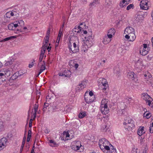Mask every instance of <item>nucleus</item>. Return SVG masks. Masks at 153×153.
Returning a JSON list of instances; mask_svg holds the SVG:
<instances>
[{"mask_svg": "<svg viewBox=\"0 0 153 153\" xmlns=\"http://www.w3.org/2000/svg\"><path fill=\"white\" fill-rule=\"evenodd\" d=\"M24 23V22L22 20L16 21L13 23L9 24L8 27L10 30H17L18 32H22V30L20 28L21 23Z\"/></svg>", "mask_w": 153, "mask_h": 153, "instance_id": "1", "label": "nucleus"}, {"mask_svg": "<svg viewBox=\"0 0 153 153\" xmlns=\"http://www.w3.org/2000/svg\"><path fill=\"white\" fill-rule=\"evenodd\" d=\"M124 128L128 131L131 130L134 127V122L131 119L127 117L123 123Z\"/></svg>", "mask_w": 153, "mask_h": 153, "instance_id": "2", "label": "nucleus"}, {"mask_svg": "<svg viewBox=\"0 0 153 153\" xmlns=\"http://www.w3.org/2000/svg\"><path fill=\"white\" fill-rule=\"evenodd\" d=\"M99 144L100 149L102 151L105 149H109V147L108 145H110V144L108 141L105 138L99 140Z\"/></svg>", "mask_w": 153, "mask_h": 153, "instance_id": "3", "label": "nucleus"}, {"mask_svg": "<svg viewBox=\"0 0 153 153\" xmlns=\"http://www.w3.org/2000/svg\"><path fill=\"white\" fill-rule=\"evenodd\" d=\"M142 98L146 101V104L150 106H153V99L147 93H143L141 95Z\"/></svg>", "mask_w": 153, "mask_h": 153, "instance_id": "4", "label": "nucleus"}, {"mask_svg": "<svg viewBox=\"0 0 153 153\" xmlns=\"http://www.w3.org/2000/svg\"><path fill=\"white\" fill-rule=\"evenodd\" d=\"M100 81H101V83L103 87L102 88L103 92L106 95L107 94L106 93L108 92L109 89L108 83L106 80L104 78H100Z\"/></svg>", "mask_w": 153, "mask_h": 153, "instance_id": "5", "label": "nucleus"}, {"mask_svg": "<svg viewBox=\"0 0 153 153\" xmlns=\"http://www.w3.org/2000/svg\"><path fill=\"white\" fill-rule=\"evenodd\" d=\"M93 41L90 40H88V39L85 40L84 41V44L83 45L82 51H85L88 49V48L91 47L93 45Z\"/></svg>", "mask_w": 153, "mask_h": 153, "instance_id": "6", "label": "nucleus"}, {"mask_svg": "<svg viewBox=\"0 0 153 153\" xmlns=\"http://www.w3.org/2000/svg\"><path fill=\"white\" fill-rule=\"evenodd\" d=\"M84 99L86 102L88 103H90L92 102L95 100L94 96H91L88 95V93H85L84 95Z\"/></svg>", "mask_w": 153, "mask_h": 153, "instance_id": "7", "label": "nucleus"}, {"mask_svg": "<svg viewBox=\"0 0 153 153\" xmlns=\"http://www.w3.org/2000/svg\"><path fill=\"white\" fill-rule=\"evenodd\" d=\"M72 148L74 150H78L81 146V142L79 141H75L71 143Z\"/></svg>", "mask_w": 153, "mask_h": 153, "instance_id": "8", "label": "nucleus"}, {"mask_svg": "<svg viewBox=\"0 0 153 153\" xmlns=\"http://www.w3.org/2000/svg\"><path fill=\"white\" fill-rule=\"evenodd\" d=\"M7 141V140L5 137H3L0 140V151L6 147Z\"/></svg>", "mask_w": 153, "mask_h": 153, "instance_id": "9", "label": "nucleus"}, {"mask_svg": "<svg viewBox=\"0 0 153 153\" xmlns=\"http://www.w3.org/2000/svg\"><path fill=\"white\" fill-rule=\"evenodd\" d=\"M82 27L79 26H76L72 30V32L74 33V35H77L79 34L82 33Z\"/></svg>", "mask_w": 153, "mask_h": 153, "instance_id": "10", "label": "nucleus"}, {"mask_svg": "<svg viewBox=\"0 0 153 153\" xmlns=\"http://www.w3.org/2000/svg\"><path fill=\"white\" fill-rule=\"evenodd\" d=\"M112 35H110L105 36L103 39L102 42L105 45H107L109 43L111 40Z\"/></svg>", "mask_w": 153, "mask_h": 153, "instance_id": "11", "label": "nucleus"}, {"mask_svg": "<svg viewBox=\"0 0 153 153\" xmlns=\"http://www.w3.org/2000/svg\"><path fill=\"white\" fill-rule=\"evenodd\" d=\"M102 151L104 153H117L116 149L114 148L113 146L112 145L109 147V149H105Z\"/></svg>", "mask_w": 153, "mask_h": 153, "instance_id": "12", "label": "nucleus"}, {"mask_svg": "<svg viewBox=\"0 0 153 153\" xmlns=\"http://www.w3.org/2000/svg\"><path fill=\"white\" fill-rule=\"evenodd\" d=\"M71 74V72L69 70H65L64 72L59 73V75L60 76H64L65 77H70Z\"/></svg>", "mask_w": 153, "mask_h": 153, "instance_id": "13", "label": "nucleus"}, {"mask_svg": "<svg viewBox=\"0 0 153 153\" xmlns=\"http://www.w3.org/2000/svg\"><path fill=\"white\" fill-rule=\"evenodd\" d=\"M125 37L129 41H133L135 39L136 36L134 33H133L129 35H126Z\"/></svg>", "mask_w": 153, "mask_h": 153, "instance_id": "14", "label": "nucleus"}, {"mask_svg": "<svg viewBox=\"0 0 153 153\" xmlns=\"http://www.w3.org/2000/svg\"><path fill=\"white\" fill-rule=\"evenodd\" d=\"M45 48H45L44 47H42V49L41 51V53L40 55V57L39 60V63L38 65H39V63L42 62L45 50H46Z\"/></svg>", "mask_w": 153, "mask_h": 153, "instance_id": "15", "label": "nucleus"}, {"mask_svg": "<svg viewBox=\"0 0 153 153\" xmlns=\"http://www.w3.org/2000/svg\"><path fill=\"white\" fill-rule=\"evenodd\" d=\"M134 32V29L130 27H126L124 31V33L126 35H129Z\"/></svg>", "mask_w": 153, "mask_h": 153, "instance_id": "16", "label": "nucleus"}, {"mask_svg": "<svg viewBox=\"0 0 153 153\" xmlns=\"http://www.w3.org/2000/svg\"><path fill=\"white\" fill-rule=\"evenodd\" d=\"M149 51V50L148 48L146 49L143 48L141 47L140 50V53L142 56H144L148 53Z\"/></svg>", "mask_w": 153, "mask_h": 153, "instance_id": "17", "label": "nucleus"}, {"mask_svg": "<svg viewBox=\"0 0 153 153\" xmlns=\"http://www.w3.org/2000/svg\"><path fill=\"white\" fill-rule=\"evenodd\" d=\"M145 132V131L144 130V127H140L138 130L137 134L139 136H141L143 134H144Z\"/></svg>", "mask_w": 153, "mask_h": 153, "instance_id": "18", "label": "nucleus"}, {"mask_svg": "<svg viewBox=\"0 0 153 153\" xmlns=\"http://www.w3.org/2000/svg\"><path fill=\"white\" fill-rule=\"evenodd\" d=\"M128 78L132 80H134L136 76H134V73L133 72H129L127 75Z\"/></svg>", "mask_w": 153, "mask_h": 153, "instance_id": "19", "label": "nucleus"}, {"mask_svg": "<svg viewBox=\"0 0 153 153\" xmlns=\"http://www.w3.org/2000/svg\"><path fill=\"white\" fill-rule=\"evenodd\" d=\"M85 87V83L84 82H82L79 85H77L76 88V90L77 91L80 90L84 88Z\"/></svg>", "mask_w": 153, "mask_h": 153, "instance_id": "20", "label": "nucleus"}, {"mask_svg": "<svg viewBox=\"0 0 153 153\" xmlns=\"http://www.w3.org/2000/svg\"><path fill=\"white\" fill-rule=\"evenodd\" d=\"M49 36L46 35V37L44 39V40H45V43L43 42V44L44 45L42 46V47H45L46 49L47 48V47L48 46V43L49 42Z\"/></svg>", "mask_w": 153, "mask_h": 153, "instance_id": "21", "label": "nucleus"}, {"mask_svg": "<svg viewBox=\"0 0 153 153\" xmlns=\"http://www.w3.org/2000/svg\"><path fill=\"white\" fill-rule=\"evenodd\" d=\"M43 63L42 65L40 67V69L39 73L38 75H39L45 69L46 62L45 61H43Z\"/></svg>", "mask_w": 153, "mask_h": 153, "instance_id": "22", "label": "nucleus"}, {"mask_svg": "<svg viewBox=\"0 0 153 153\" xmlns=\"http://www.w3.org/2000/svg\"><path fill=\"white\" fill-rule=\"evenodd\" d=\"M68 48L69 50V51L71 53H75L78 52L77 51H76V50L75 51H74V50L75 49H74L75 48L74 47V46H72L71 43H69L68 45Z\"/></svg>", "mask_w": 153, "mask_h": 153, "instance_id": "23", "label": "nucleus"}, {"mask_svg": "<svg viewBox=\"0 0 153 153\" xmlns=\"http://www.w3.org/2000/svg\"><path fill=\"white\" fill-rule=\"evenodd\" d=\"M99 3V2L98 0H94L93 1L90 3L89 4L90 8H93L96 6V5Z\"/></svg>", "mask_w": 153, "mask_h": 153, "instance_id": "24", "label": "nucleus"}, {"mask_svg": "<svg viewBox=\"0 0 153 153\" xmlns=\"http://www.w3.org/2000/svg\"><path fill=\"white\" fill-rule=\"evenodd\" d=\"M49 144L52 147H56L58 146V144L53 140H49Z\"/></svg>", "mask_w": 153, "mask_h": 153, "instance_id": "25", "label": "nucleus"}, {"mask_svg": "<svg viewBox=\"0 0 153 153\" xmlns=\"http://www.w3.org/2000/svg\"><path fill=\"white\" fill-rule=\"evenodd\" d=\"M26 140V136H24V137H23V141H22V146H21V149H20V153H22V151H23V149L24 147V145H25V143Z\"/></svg>", "mask_w": 153, "mask_h": 153, "instance_id": "26", "label": "nucleus"}, {"mask_svg": "<svg viewBox=\"0 0 153 153\" xmlns=\"http://www.w3.org/2000/svg\"><path fill=\"white\" fill-rule=\"evenodd\" d=\"M115 31L114 28H112L111 29H109L108 32V33L107 35H112V38L113 37V35H114Z\"/></svg>", "mask_w": 153, "mask_h": 153, "instance_id": "27", "label": "nucleus"}, {"mask_svg": "<svg viewBox=\"0 0 153 153\" xmlns=\"http://www.w3.org/2000/svg\"><path fill=\"white\" fill-rule=\"evenodd\" d=\"M14 15V14L12 11H10L6 13L5 16L7 18H10L11 17Z\"/></svg>", "mask_w": 153, "mask_h": 153, "instance_id": "28", "label": "nucleus"}, {"mask_svg": "<svg viewBox=\"0 0 153 153\" xmlns=\"http://www.w3.org/2000/svg\"><path fill=\"white\" fill-rule=\"evenodd\" d=\"M126 2V0H122V1H120L119 5L121 8H123L125 7V3Z\"/></svg>", "mask_w": 153, "mask_h": 153, "instance_id": "29", "label": "nucleus"}, {"mask_svg": "<svg viewBox=\"0 0 153 153\" xmlns=\"http://www.w3.org/2000/svg\"><path fill=\"white\" fill-rule=\"evenodd\" d=\"M15 38V37L14 36H10V37H7L3 40H0V42H4L7 41Z\"/></svg>", "mask_w": 153, "mask_h": 153, "instance_id": "30", "label": "nucleus"}, {"mask_svg": "<svg viewBox=\"0 0 153 153\" xmlns=\"http://www.w3.org/2000/svg\"><path fill=\"white\" fill-rule=\"evenodd\" d=\"M4 76H8L12 74V72L8 69H6L4 71Z\"/></svg>", "mask_w": 153, "mask_h": 153, "instance_id": "31", "label": "nucleus"}, {"mask_svg": "<svg viewBox=\"0 0 153 153\" xmlns=\"http://www.w3.org/2000/svg\"><path fill=\"white\" fill-rule=\"evenodd\" d=\"M108 102V99H102L101 101V105H103L105 106H107V103Z\"/></svg>", "mask_w": 153, "mask_h": 153, "instance_id": "32", "label": "nucleus"}, {"mask_svg": "<svg viewBox=\"0 0 153 153\" xmlns=\"http://www.w3.org/2000/svg\"><path fill=\"white\" fill-rule=\"evenodd\" d=\"M86 112L84 111L83 112H80L79 115V118H82L85 116Z\"/></svg>", "mask_w": 153, "mask_h": 153, "instance_id": "33", "label": "nucleus"}, {"mask_svg": "<svg viewBox=\"0 0 153 153\" xmlns=\"http://www.w3.org/2000/svg\"><path fill=\"white\" fill-rule=\"evenodd\" d=\"M91 35H90L89 36H86L85 37V40L86 39H88V40H91L93 41V38H92V37L91 36L92 33H90Z\"/></svg>", "mask_w": 153, "mask_h": 153, "instance_id": "34", "label": "nucleus"}, {"mask_svg": "<svg viewBox=\"0 0 153 153\" xmlns=\"http://www.w3.org/2000/svg\"><path fill=\"white\" fill-rule=\"evenodd\" d=\"M73 46H74V47L75 48V49L74 50V51H77L78 52L79 51V46L78 45H77L76 43L75 42L73 43Z\"/></svg>", "mask_w": 153, "mask_h": 153, "instance_id": "35", "label": "nucleus"}, {"mask_svg": "<svg viewBox=\"0 0 153 153\" xmlns=\"http://www.w3.org/2000/svg\"><path fill=\"white\" fill-rule=\"evenodd\" d=\"M153 78L151 76L149 79H147V82L149 84H152L153 83Z\"/></svg>", "mask_w": 153, "mask_h": 153, "instance_id": "36", "label": "nucleus"}, {"mask_svg": "<svg viewBox=\"0 0 153 153\" xmlns=\"http://www.w3.org/2000/svg\"><path fill=\"white\" fill-rule=\"evenodd\" d=\"M49 106L48 103L45 102L43 108V111L44 112L46 111V109Z\"/></svg>", "mask_w": 153, "mask_h": 153, "instance_id": "37", "label": "nucleus"}, {"mask_svg": "<svg viewBox=\"0 0 153 153\" xmlns=\"http://www.w3.org/2000/svg\"><path fill=\"white\" fill-rule=\"evenodd\" d=\"M4 130L3 123L2 121L0 122V132Z\"/></svg>", "mask_w": 153, "mask_h": 153, "instance_id": "38", "label": "nucleus"}, {"mask_svg": "<svg viewBox=\"0 0 153 153\" xmlns=\"http://www.w3.org/2000/svg\"><path fill=\"white\" fill-rule=\"evenodd\" d=\"M107 126L106 125H103L101 127V130L102 131H106L107 130L106 128Z\"/></svg>", "mask_w": 153, "mask_h": 153, "instance_id": "39", "label": "nucleus"}, {"mask_svg": "<svg viewBox=\"0 0 153 153\" xmlns=\"http://www.w3.org/2000/svg\"><path fill=\"white\" fill-rule=\"evenodd\" d=\"M105 107H106V106H105L104 105H101L100 107V109L101 113L103 114V112H104V110L105 109Z\"/></svg>", "mask_w": 153, "mask_h": 153, "instance_id": "40", "label": "nucleus"}, {"mask_svg": "<svg viewBox=\"0 0 153 153\" xmlns=\"http://www.w3.org/2000/svg\"><path fill=\"white\" fill-rule=\"evenodd\" d=\"M112 0H105V4L108 6H110L112 4Z\"/></svg>", "mask_w": 153, "mask_h": 153, "instance_id": "41", "label": "nucleus"}, {"mask_svg": "<svg viewBox=\"0 0 153 153\" xmlns=\"http://www.w3.org/2000/svg\"><path fill=\"white\" fill-rule=\"evenodd\" d=\"M105 109L104 111L103 114H106L108 113L109 111L107 105L106 106V107H105Z\"/></svg>", "mask_w": 153, "mask_h": 153, "instance_id": "42", "label": "nucleus"}, {"mask_svg": "<svg viewBox=\"0 0 153 153\" xmlns=\"http://www.w3.org/2000/svg\"><path fill=\"white\" fill-rule=\"evenodd\" d=\"M6 77L5 76H4V77H3L1 79H0V85L2 84L6 80Z\"/></svg>", "mask_w": 153, "mask_h": 153, "instance_id": "43", "label": "nucleus"}, {"mask_svg": "<svg viewBox=\"0 0 153 153\" xmlns=\"http://www.w3.org/2000/svg\"><path fill=\"white\" fill-rule=\"evenodd\" d=\"M62 29H60L59 31V34L58 35V37L61 38V36L63 35V33Z\"/></svg>", "mask_w": 153, "mask_h": 153, "instance_id": "44", "label": "nucleus"}, {"mask_svg": "<svg viewBox=\"0 0 153 153\" xmlns=\"http://www.w3.org/2000/svg\"><path fill=\"white\" fill-rule=\"evenodd\" d=\"M134 7V5L133 4H131L128 5L126 8V10H129L131 8H133Z\"/></svg>", "mask_w": 153, "mask_h": 153, "instance_id": "45", "label": "nucleus"}, {"mask_svg": "<svg viewBox=\"0 0 153 153\" xmlns=\"http://www.w3.org/2000/svg\"><path fill=\"white\" fill-rule=\"evenodd\" d=\"M151 116V113H148L146 114L145 116H144V117L147 119L149 118Z\"/></svg>", "mask_w": 153, "mask_h": 153, "instance_id": "46", "label": "nucleus"}, {"mask_svg": "<svg viewBox=\"0 0 153 153\" xmlns=\"http://www.w3.org/2000/svg\"><path fill=\"white\" fill-rule=\"evenodd\" d=\"M150 132L151 133H153V123H152V125H151L149 127Z\"/></svg>", "mask_w": 153, "mask_h": 153, "instance_id": "47", "label": "nucleus"}, {"mask_svg": "<svg viewBox=\"0 0 153 153\" xmlns=\"http://www.w3.org/2000/svg\"><path fill=\"white\" fill-rule=\"evenodd\" d=\"M38 105L35 104L34 106V111H35V112H37L38 110Z\"/></svg>", "mask_w": 153, "mask_h": 153, "instance_id": "48", "label": "nucleus"}, {"mask_svg": "<svg viewBox=\"0 0 153 153\" xmlns=\"http://www.w3.org/2000/svg\"><path fill=\"white\" fill-rule=\"evenodd\" d=\"M129 101V103H133L134 102V100L132 99L131 98L128 97L127 99Z\"/></svg>", "mask_w": 153, "mask_h": 153, "instance_id": "49", "label": "nucleus"}, {"mask_svg": "<svg viewBox=\"0 0 153 153\" xmlns=\"http://www.w3.org/2000/svg\"><path fill=\"white\" fill-rule=\"evenodd\" d=\"M25 150L26 152H27L29 149L30 148V145L29 144H27L25 146Z\"/></svg>", "mask_w": 153, "mask_h": 153, "instance_id": "50", "label": "nucleus"}, {"mask_svg": "<svg viewBox=\"0 0 153 153\" xmlns=\"http://www.w3.org/2000/svg\"><path fill=\"white\" fill-rule=\"evenodd\" d=\"M53 112H55V111H56V110L58 108V107L57 106H53Z\"/></svg>", "mask_w": 153, "mask_h": 153, "instance_id": "51", "label": "nucleus"}, {"mask_svg": "<svg viewBox=\"0 0 153 153\" xmlns=\"http://www.w3.org/2000/svg\"><path fill=\"white\" fill-rule=\"evenodd\" d=\"M32 119H30V120L29 123V127L31 128L32 126Z\"/></svg>", "mask_w": 153, "mask_h": 153, "instance_id": "52", "label": "nucleus"}, {"mask_svg": "<svg viewBox=\"0 0 153 153\" xmlns=\"http://www.w3.org/2000/svg\"><path fill=\"white\" fill-rule=\"evenodd\" d=\"M88 95H90L91 96H94L95 97V96L94 95V94L93 92L91 91H90L89 92V94H88Z\"/></svg>", "mask_w": 153, "mask_h": 153, "instance_id": "53", "label": "nucleus"}, {"mask_svg": "<svg viewBox=\"0 0 153 153\" xmlns=\"http://www.w3.org/2000/svg\"><path fill=\"white\" fill-rule=\"evenodd\" d=\"M4 73H0V79L2 78L3 77H4Z\"/></svg>", "mask_w": 153, "mask_h": 153, "instance_id": "54", "label": "nucleus"}, {"mask_svg": "<svg viewBox=\"0 0 153 153\" xmlns=\"http://www.w3.org/2000/svg\"><path fill=\"white\" fill-rule=\"evenodd\" d=\"M147 45L146 44H143V48L147 49Z\"/></svg>", "mask_w": 153, "mask_h": 153, "instance_id": "55", "label": "nucleus"}, {"mask_svg": "<svg viewBox=\"0 0 153 153\" xmlns=\"http://www.w3.org/2000/svg\"><path fill=\"white\" fill-rule=\"evenodd\" d=\"M34 64L33 63V62L31 64H29V68H32L33 66V65Z\"/></svg>", "mask_w": 153, "mask_h": 153, "instance_id": "56", "label": "nucleus"}, {"mask_svg": "<svg viewBox=\"0 0 153 153\" xmlns=\"http://www.w3.org/2000/svg\"><path fill=\"white\" fill-rule=\"evenodd\" d=\"M64 135L65 134L66 137H69V135L68 132H65V133L64 134Z\"/></svg>", "mask_w": 153, "mask_h": 153, "instance_id": "57", "label": "nucleus"}, {"mask_svg": "<svg viewBox=\"0 0 153 153\" xmlns=\"http://www.w3.org/2000/svg\"><path fill=\"white\" fill-rule=\"evenodd\" d=\"M50 31V29H49L47 31V34H46V35H48V36H49Z\"/></svg>", "mask_w": 153, "mask_h": 153, "instance_id": "58", "label": "nucleus"}, {"mask_svg": "<svg viewBox=\"0 0 153 153\" xmlns=\"http://www.w3.org/2000/svg\"><path fill=\"white\" fill-rule=\"evenodd\" d=\"M40 94V92H38V93L37 94V96H36V98L37 99H39V95H38V94Z\"/></svg>", "mask_w": 153, "mask_h": 153, "instance_id": "59", "label": "nucleus"}, {"mask_svg": "<svg viewBox=\"0 0 153 153\" xmlns=\"http://www.w3.org/2000/svg\"><path fill=\"white\" fill-rule=\"evenodd\" d=\"M82 32H83V33L84 34H86L87 33V32L86 30H83V29L82 30Z\"/></svg>", "mask_w": 153, "mask_h": 153, "instance_id": "60", "label": "nucleus"}, {"mask_svg": "<svg viewBox=\"0 0 153 153\" xmlns=\"http://www.w3.org/2000/svg\"><path fill=\"white\" fill-rule=\"evenodd\" d=\"M60 39V38L57 37V39H56V42H57V43L59 42Z\"/></svg>", "mask_w": 153, "mask_h": 153, "instance_id": "61", "label": "nucleus"}, {"mask_svg": "<svg viewBox=\"0 0 153 153\" xmlns=\"http://www.w3.org/2000/svg\"><path fill=\"white\" fill-rule=\"evenodd\" d=\"M78 66L79 65L77 63L75 64L74 65V67L76 69L77 68H78Z\"/></svg>", "mask_w": 153, "mask_h": 153, "instance_id": "62", "label": "nucleus"}, {"mask_svg": "<svg viewBox=\"0 0 153 153\" xmlns=\"http://www.w3.org/2000/svg\"><path fill=\"white\" fill-rule=\"evenodd\" d=\"M51 98H52V97H50L49 95H48L46 97V99L47 100L51 99Z\"/></svg>", "mask_w": 153, "mask_h": 153, "instance_id": "63", "label": "nucleus"}, {"mask_svg": "<svg viewBox=\"0 0 153 153\" xmlns=\"http://www.w3.org/2000/svg\"><path fill=\"white\" fill-rule=\"evenodd\" d=\"M141 62H139V61H138L136 63V65H139V64H141Z\"/></svg>", "mask_w": 153, "mask_h": 153, "instance_id": "64", "label": "nucleus"}]
</instances>
